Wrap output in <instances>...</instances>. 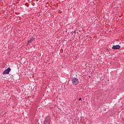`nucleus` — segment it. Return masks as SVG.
Returning a JSON list of instances; mask_svg holds the SVG:
<instances>
[{
  "mask_svg": "<svg viewBox=\"0 0 124 124\" xmlns=\"http://www.w3.org/2000/svg\"><path fill=\"white\" fill-rule=\"evenodd\" d=\"M78 100H79V101H81V100H82V98H79L78 99Z\"/></svg>",
  "mask_w": 124,
  "mask_h": 124,
  "instance_id": "6",
  "label": "nucleus"
},
{
  "mask_svg": "<svg viewBox=\"0 0 124 124\" xmlns=\"http://www.w3.org/2000/svg\"><path fill=\"white\" fill-rule=\"evenodd\" d=\"M50 123H51V117L49 116H47L46 117L44 124H50Z\"/></svg>",
  "mask_w": 124,
  "mask_h": 124,
  "instance_id": "2",
  "label": "nucleus"
},
{
  "mask_svg": "<svg viewBox=\"0 0 124 124\" xmlns=\"http://www.w3.org/2000/svg\"><path fill=\"white\" fill-rule=\"evenodd\" d=\"M35 38H32L31 39H30L28 41V43L27 44V45H29L30 44V43H31V42H32V41H33V40H35Z\"/></svg>",
  "mask_w": 124,
  "mask_h": 124,
  "instance_id": "5",
  "label": "nucleus"
},
{
  "mask_svg": "<svg viewBox=\"0 0 124 124\" xmlns=\"http://www.w3.org/2000/svg\"><path fill=\"white\" fill-rule=\"evenodd\" d=\"M11 71V69L10 68H8L6 70H5L3 72V74L4 75L5 74H9V73Z\"/></svg>",
  "mask_w": 124,
  "mask_h": 124,
  "instance_id": "3",
  "label": "nucleus"
},
{
  "mask_svg": "<svg viewBox=\"0 0 124 124\" xmlns=\"http://www.w3.org/2000/svg\"><path fill=\"white\" fill-rule=\"evenodd\" d=\"M72 83L73 85L76 86L79 84V79L76 78H72Z\"/></svg>",
  "mask_w": 124,
  "mask_h": 124,
  "instance_id": "1",
  "label": "nucleus"
},
{
  "mask_svg": "<svg viewBox=\"0 0 124 124\" xmlns=\"http://www.w3.org/2000/svg\"><path fill=\"white\" fill-rule=\"evenodd\" d=\"M112 49H114V50L121 49V46H120L119 45L113 46Z\"/></svg>",
  "mask_w": 124,
  "mask_h": 124,
  "instance_id": "4",
  "label": "nucleus"
}]
</instances>
